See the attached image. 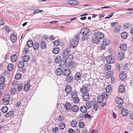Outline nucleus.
<instances>
[{
  "mask_svg": "<svg viewBox=\"0 0 133 133\" xmlns=\"http://www.w3.org/2000/svg\"><path fill=\"white\" fill-rule=\"evenodd\" d=\"M89 32V31L88 28L84 27L81 29L80 34L82 35V39L83 41L87 40L88 38L89 35L88 33Z\"/></svg>",
  "mask_w": 133,
  "mask_h": 133,
  "instance_id": "obj_1",
  "label": "nucleus"
},
{
  "mask_svg": "<svg viewBox=\"0 0 133 133\" xmlns=\"http://www.w3.org/2000/svg\"><path fill=\"white\" fill-rule=\"evenodd\" d=\"M73 57V56L72 55H70L67 57L66 59L65 58V59H64V58H63L62 61L59 65V66L60 67L63 68H65L66 66V64L67 63V62L69 61V60H70V61H72Z\"/></svg>",
  "mask_w": 133,
  "mask_h": 133,
  "instance_id": "obj_2",
  "label": "nucleus"
},
{
  "mask_svg": "<svg viewBox=\"0 0 133 133\" xmlns=\"http://www.w3.org/2000/svg\"><path fill=\"white\" fill-rule=\"evenodd\" d=\"M80 35V34H78L74 36L71 43V47L74 48L77 45L79 42Z\"/></svg>",
  "mask_w": 133,
  "mask_h": 133,
  "instance_id": "obj_3",
  "label": "nucleus"
},
{
  "mask_svg": "<svg viewBox=\"0 0 133 133\" xmlns=\"http://www.w3.org/2000/svg\"><path fill=\"white\" fill-rule=\"evenodd\" d=\"M10 95L9 94H7L3 97V101L5 105H7L9 104V99L10 98Z\"/></svg>",
  "mask_w": 133,
  "mask_h": 133,
  "instance_id": "obj_4",
  "label": "nucleus"
},
{
  "mask_svg": "<svg viewBox=\"0 0 133 133\" xmlns=\"http://www.w3.org/2000/svg\"><path fill=\"white\" fill-rule=\"evenodd\" d=\"M105 60L108 63H112L114 61V59L112 55H109L106 58Z\"/></svg>",
  "mask_w": 133,
  "mask_h": 133,
  "instance_id": "obj_5",
  "label": "nucleus"
},
{
  "mask_svg": "<svg viewBox=\"0 0 133 133\" xmlns=\"http://www.w3.org/2000/svg\"><path fill=\"white\" fill-rule=\"evenodd\" d=\"M107 95V94L104 93H102L101 96H98L97 98V102L99 103H101L103 101L105 97Z\"/></svg>",
  "mask_w": 133,
  "mask_h": 133,
  "instance_id": "obj_6",
  "label": "nucleus"
},
{
  "mask_svg": "<svg viewBox=\"0 0 133 133\" xmlns=\"http://www.w3.org/2000/svg\"><path fill=\"white\" fill-rule=\"evenodd\" d=\"M127 75L123 71H122L119 75L120 79L124 81L126 79Z\"/></svg>",
  "mask_w": 133,
  "mask_h": 133,
  "instance_id": "obj_7",
  "label": "nucleus"
},
{
  "mask_svg": "<svg viewBox=\"0 0 133 133\" xmlns=\"http://www.w3.org/2000/svg\"><path fill=\"white\" fill-rule=\"evenodd\" d=\"M80 91L83 94H85V93H88L87 87L85 86H83L82 88H80Z\"/></svg>",
  "mask_w": 133,
  "mask_h": 133,
  "instance_id": "obj_8",
  "label": "nucleus"
},
{
  "mask_svg": "<svg viewBox=\"0 0 133 133\" xmlns=\"http://www.w3.org/2000/svg\"><path fill=\"white\" fill-rule=\"evenodd\" d=\"M121 114L123 116L127 115L129 114V111L125 108L123 109L121 111Z\"/></svg>",
  "mask_w": 133,
  "mask_h": 133,
  "instance_id": "obj_9",
  "label": "nucleus"
},
{
  "mask_svg": "<svg viewBox=\"0 0 133 133\" xmlns=\"http://www.w3.org/2000/svg\"><path fill=\"white\" fill-rule=\"evenodd\" d=\"M116 102L117 104L121 105L120 107H119L121 108L122 107V105L123 103L124 102L123 99L122 98L119 97L116 100Z\"/></svg>",
  "mask_w": 133,
  "mask_h": 133,
  "instance_id": "obj_10",
  "label": "nucleus"
},
{
  "mask_svg": "<svg viewBox=\"0 0 133 133\" xmlns=\"http://www.w3.org/2000/svg\"><path fill=\"white\" fill-rule=\"evenodd\" d=\"M97 34L96 35H97V36L96 37L97 38H98L100 39H102L104 38V36L103 34L99 32H97L96 33L95 35Z\"/></svg>",
  "mask_w": 133,
  "mask_h": 133,
  "instance_id": "obj_11",
  "label": "nucleus"
},
{
  "mask_svg": "<svg viewBox=\"0 0 133 133\" xmlns=\"http://www.w3.org/2000/svg\"><path fill=\"white\" fill-rule=\"evenodd\" d=\"M69 50L68 49H67L66 50H64L63 51L62 55L64 59L65 58L69 55Z\"/></svg>",
  "mask_w": 133,
  "mask_h": 133,
  "instance_id": "obj_12",
  "label": "nucleus"
},
{
  "mask_svg": "<svg viewBox=\"0 0 133 133\" xmlns=\"http://www.w3.org/2000/svg\"><path fill=\"white\" fill-rule=\"evenodd\" d=\"M71 71L70 69L68 68L64 70L63 72V75L65 76H69L70 74Z\"/></svg>",
  "mask_w": 133,
  "mask_h": 133,
  "instance_id": "obj_13",
  "label": "nucleus"
},
{
  "mask_svg": "<svg viewBox=\"0 0 133 133\" xmlns=\"http://www.w3.org/2000/svg\"><path fill=\"white\" fill-rule=\"evenodd\" d=\"M65 91L67 94H70L71 92L72 89L71 86L70 85H67L65 89Z\"/></svg>",
  "mask_w": 133,
  "mask_h": 133,
  "instance_id": "obj_14",
  "label": "nucleus"
},
{
  "mask_svg": "<svg viewBox=\"0 0 133 133\" xmlns=\"http://www.w3.org/2000/svg\"><path fill=\"white\" fill-rule=\"evenodd\" d=\"M97 34L94 35V37L92 39V42L93 43H99V39L98 38H97L96 37H97L96 35Z\"/></svg>",
  "mask_w": 133,
  "mask_h": 133,
  "instance_id": "obj_15",
  "label": "nucleus"
},
{
  "mask_svg": "<svg viewBox=\"0 0 133 133\" xmlns=\"http://www.w3.org/2000/svg\"><path fill=\"white\" fill-rule=\"evenodd\" d=\"M10 38L11 41L13 42H15L17 39L16 36L14 34H12L11 35L10 37Z\"/></svg>",
  "mask_w": 133,
  "mask_h": 133,
  "instance_id": "obj_16",
  "label": "nucleus"
},
{
  "mask_svg": "<svg viewBox=\"0 0 133 133\" xmlns=\"http://www.w3.org/2000/svg\"><path fill=\"white\" fill-rule=\"evenodd\" d=\"M82 97L84 101H87L89 99V93H85V94H83Z\"/></svg>",
  "mask_w": 133,
  "mask_h": 133,
  "instance_id": "obj_17",
  "label": "nucleus"
},
{
  "mask_svg": "<svg viewBox=\"0 0 133 133\" xmlns=\"http://www.w3.org/2000/svg\"><path fill=\"white\" fill-rule=\"evenodd\" d=\"M67 65L70 68H73L75 66V63L72 61H67Z\"/></svg>",
  "mask_w": 133,
  "mask_h": 133,
  "instance_id": "obj_18",
  "label": "nucleus"
},
{
  "mask_svg": "<svg viewBox=\"0 0 133 133\" xmlns=\"http://www.w3.org/2000/svg\"><path fill=\"white\" fill-rule=\"evenodd\" d=\"M65 124L63 122H60L59 124V127L60 129L63 130L65 127Z\"/></svg>",
  "mask_w": 133,
  "mask_h": 133,
  "instance_id": "obj_19",
  "label": "nucleus"
},
{
  "mask_svg": "<svg viewBox=\"0 0 133 133\" xmlns=\"http://www.w3.org/2000/svg\"><path fill=\"white\" fill-rule=\"evenodd\" d=\"M62 70L60 68H58L56 69L55 71L56 74L57 76H60L62 73Z\"/></svg>",
  "mask_w": 133,
  "mask_h": 133,
  "instance_id": "obj_20",
  "label": "nucleus"
},
{
  "mask_svg": "<svg viewBox=\"0 0 133 133\" xmlns=\"http://www.w3.org/2000/svg\"><path fill=\"white\" fill-rule=\"evenodd\" d=\"M105 91L108 93L111 92L112 91V87L111 85H108L105 88Z\"/></svg>",
  "mask_w": 133,
  "mask_h": 133,
  "instance_id": "obj_21",
  "label": "nucleus"
},
{
  "mask_svg": "<svg viewBox=\"0 0 133 133\" xmlns=\"http://www.w3.org/2000/svg\"><path fill=\"white\" fill-rule=\"evenodd\" d=\"M110 41L107 39H104L102 42L103 44L105 45H108L110 43Z\"/></svg>",
  "mask_w": 133,
  "mask_h": 133,
  "instance_id": "obj_22",
  "label": "nucleus"
},
{
  "mask_svg": "<svg viewBox=\"0 0 133 133\" xmlns=\"http://www.w3.org/2000/svg\"><path fill=\"white\" fill-rule=\"evenodd\" d=\"M32 46L34 50H38L39 47V45L38 43L36 42L34 43V44H33Z\"/></svg>",
  "mask_w": 133,
  "mask_h": 133,
  "instance_id": "obj_23",
  "label": "nucleus"
},
{
  "mask_svg": "<svg viewBox=\"0 0 133 133\" xmlns=\"http://www.w3.org/2000/svg\"><path fill=\"white\" fill-rule=\"evenodd\" d=\"M120 48L121 50H126L127 48V46L126 44H122L120 45Z\"/></svg>",
  "mask_w": 133,
  "mask_h": 133,
  "instance_id": "obj_24",
  "label": "nucleus"
},
{
  "mask_svg": "<svg viewBox=\"0 0 133 133\" xmlns=\"http://www.w3.org/2000/svg\"><path fill=\"white\" fill-rule=\"evenodd\" d=\"M61 56H57L56 58L54 59V62L56 63H58L61 61Z\"/></svg>",
  "mask_w": 133,
  "mask_h": 133,
  "instance_id": "obj_25",
  "label": "nucleus"
},
{
  "mask_svg": "<svg viewBox=\"0 0 133 133\" xmlns=\"http://www.w3.org/2000/svg\"><path fill=\"white\" fill-rule=\"evenodd\" d=\"M121 36L123 39H125L127 38L128 34L127 32H125L121 33Z\"/></svg>",
  "mask_w": 133,
  "mask_h": 133,
  "instance_id": "obj_26",
  "label": "nucleus"
},
{
  "mask_svg": "<svg viewBox=\"0 0 133 133\" xmlns=\"http://www.w3.org/2000/svg\"><path fill=\"white\" fill-rule=\"evenodd\" d=\"M81 75L79 72L77 73L75 77V79L76 81L79 80L81 78Z\"/></svg>",
  "mask_w": 133,
  "mask_h": 133,
  "instance_id": "obj_27",
  "label": "nucleus"
},
{
  "mask_svg": "<svg viewBox=\"0 0 133 133\" xmlns=\"http://www.w3.org/2000/svg\"><path fill=\"white\" fill-rule=\"evenodd\" d=\"M124 56V53L122 52H119L118 56V58L120 60L122 59H123Z\"/></svg>",
  "mask_w": 133,
  "mask_h": 133,
  "instance_id": "obj_28",
  "label": "nucleus"
},
{
  "mask_svg": "<svg viewBox=\"0 0 133 133\" xmlns=\"http://www.w3.org/2000/svg\"><path fill=\"white\" fill-rule=\"evenodd\" d=\"M87 108L84 106H81L80 108L81 111L83 113H85L87 111Z\"/></svg>",
  "mask_w": 133,
  "mask_h": 133,
  "instance_id": "obj_29",
  "label": "nucleus"
},
{
  "mask_svg": "<svg viewBox=\"0 0 133 133\" xmlns=\"http://www.w3.org/2000/svg\"><path fill=\"white\" fill-rule=\"evenodd\" d=\"M78 107L76 105H73L71 107V110L74 112H76L78 110Z\"/></svg>",
  "mask_w": 133,
  "mask_h": 133,
  "instance_id": "obj_30",
  "label": "nucleus"
},
{
  "mask_svg": "<svg viewBox=\"0 0 133 133\" xmlns=\"http://www.w3.org/2000/svg\"><path fill=\"white\" fill-rule=\"evenodd\" d=\"M24 63L23 62L21 61L19 62L17 67L19 68H22L24 66Z\"/></svg>",
  "mask_w": 133,
  "mask_h": 133,
  "instance_id": "obj_31",
  "label": "nucleus"
},
{
  "mask_svg": "<svg viewBox=\"0 0 133 133\" xmlns=\"http://www.w3.org/2000/svg\"><path fill=\"white\" fill-rule=\"evenodd\" d=\"M30 59L29 57L28 56L25 55L22 58V59L24 62H28Z\"/></svg>",
  "mask_w": 133,
  "mask_h": 133,
  "instance_id": "obj_32",
  "label": "nucleus"
},
{
  "mask_svg": "<svg viewBox=\"0 0 133 133\" xmlns=\"http://www.w3.org/2000/svg\"><path fill=\"white\" fill-rule=\"evenodd\" d=\"M14 114V111L13 110L9 111L6 114L5 116L6 117L12 116Z\"/></svg>",
  "mask_w": 133,
  "mask_h": 133,
  "instance_id": "obj_33",
  "label": "nucleus"
},
{
  "mask_svg": "<svg viewBox=\"0 0 133 133\" xmlns=\"http://www.w3.org/2000/svg\"><path fill=\"white\" fill-rule=\"evenodd\" d=\"M71 106V104L69 103L66 102L64 105V108L65 109L67 110H69Z\"/></svg>",
  "mask_w": 133,
  "mask_h": 133,
  "instance_id": "obj_34",
  "label": "nucleus"
},
{
  "mask_svg": "<svg viewBox=\"0 0 133 133\" xmlns=\"http://www.w3.org/2000/svg\"><path fill=\"white\" fill-rule=\"evenodd\" d=\"M27 44L28 48H30L32 46L33 42L32 40H29L27 41Z\"/></svg>",
  "mask_w": 133,
  "mask_h": 133,
  "instance_id": "obj_35",
  "label": "nucleus"
},
{
  "mask_svg": "<svg viewBox=\"0 0 133 133\" xmlns=\"http://www.w3.org/2000/svg\"><path fill=\"white\" fill-rule=\"evenodd\" d=\"M52 51L53 53L54 54H57L59 53V50L58 48L56 47L54 48L52 50Z\"/></svg>",
  "mask_w": 133,
  "mask_h": 133,
  "instance_id": "obj_36",
  "label": "nucleus"
},
{
  "mask_svg": "<svg viewBox=\"0 0 133 133\" xmlns=\"http://www.w3.org/2000/svg\"><path fill=\"white\" fill-rule=\"evenodd\" d=\"M71 125L72 127H75L77 124V122L75 120H72L70 122Z\"/></svg>",
  "mask_w": 133,
  "mask_h": 133,
  "instance_id": "obj_37",
  "label": "nucleus"
},
{
  "mask_svg": "<svg viewBox=\"0 0 133 133\" xmlns=\"http://www.w3.org/2000/svg\"><path fill=\"white\" fill-rule=\"evenodd\" d=\"M17 56L16 55H13L11 56V60L12 62H14L16 60Z\"/></svg>",
  "mask_w": 133,
  "mask_h": 133,
  "instance_id": "obj_38",
  "label": "nucleus"
},
{
  "mask_svg": "<svg viewBox=\"0 0 133 133\" xmlns=\"http://www.w3.org/2000/svg\"><path fill=\"white\" fill-rule=\"evenodd\" d=\"M14 66L12 64H9L7 66L8 69L10 71H12L13 69Z\"/></svg>",
  "mask_w": 133,
  "mask_h": 133,
  "instance_id": "obj_39",
  "label": "nucleus"
},
{
  "mask_svg": "<svg viewBox=\"0 0 133 133\" xmlns=\"http://www.w3.org/2000/svg\"><path fill=\"white\" fill-rule=\"evenodd\" d=\"M30 88V86L29 84L27 83L24 85V90L25 91H28Z\"/></svg>",
  "mask_w": 133,
  "mask_h": 133,
  "instance_id": "obj_40",
  "label": "nucleus"
},
{
  "mask_svg": "<svg viewBox=\"0 0 133 133\" xmlns=\"http://www.w3.org/2000/svg\"><path fill=\"white\" fill-rule=\"evenodd\" d=\"M23 83H21L18 85L17 87V90L18 91H21L23 87Z\"/></svg>",
  "mask_w": 133,
  "mask_h": 133,
  "instance_id": "obj_41",
  "label": "nucleus"
},
{
  "mask_svg": "<svg viewBox=\"0 0 133 133\" xmlns=\"http://www.w3.org/2000/svg\"><path fill=\"white\" fill-rule=\"evenodd\" d=\"M73 99V102L75 103H78L79 101V99L77 96L74 97V98H72Z\"/></svg>",
  "mask_w": 133,
  "mask_h": 133,
  "instance_id": "obj_42",
  "label": "nucleus"
},
{
  "mask_svg": "<svg viewBox=\"0 0 133 133\" xmlns=\"http://www.w3.org/2000/svg\"><path fill=\"white\" fill-rule=\"evenodd\" d=\"M125 87L123 85H121L119 87V90L121 92H123L124 91Z\"/></svg>",
  "mask_w": 133,
  "mask_h": 133,
  "instance_id": "obj_43",
  "label": "nucleus"
},
{
  "mask_svg": "<svg viewBox=\"0 0 133 133\" xmlns=\"http://www.w3.org/2000/svg\"><path fill=\"white\" fill-rule=\"evenodd\" d=\"M8 107L7 106H5L3 107L1 109L2 112L3 113H6L8 110Z\"/></svg>",
  "mask_w": 133,
  "mask_h": 133,
  "instance_id": "obj_44",
  "label": "nucleus"
},
{
  "mask_svg": "<svg viewBox=\"0 0 133 133\" xmlns=\"http://www.w3.org/2000/svg\"><path fill=\"white\" fill-rule=\"evenodd\" d=\"M73 79V78L72 76H70V77L67 78L66 81L67 82L70 83L72 81Z\"/></svg>",
  "mask_w": 133,
  "mask_h": 133,
  "instance_id": "obj_45",
  "label": "nucleus"
},
{
  "mask_svg": "<svg viewBox=\"0 0 133 133\" xmlns=\"http://www.w3.org/2000/svg\"><path fill=\"white\" fill-rule=\"evenodd\" d=\"M21 74L20 73L16 74L15 76V78L16 80L20 79L21 77Z\"/></svg>",
  "mask_w": 133,
  "mask_h": 133,
  "instance_id": "obj_46",
  "label": "nucleus"
},
{
  "mask_svg": "<svg viewBox=\"0 0 133 133\" xmlns=\"http://www.w3.org/2000/svg\"><path fill=\"white\" fill-rule=\"evenodd\" d=\"M41 47L42 49H44L46 48V45L45 43L44 42H42L41 44Z\"/></svg>",
  "mask_w": 133,
  "mask_h": 133,
  "instance_id": "obj_47",
  "label": "nucleus"
},
{
  "mask_svg": "<svg viewBox=\"0 0 133 133\" xmlns=\"http://www.w3.org/2000/svg\"><path fill=\"white\" fill-rule=\"evenodd\" d=\"M16 90V89L15 88H12L10 90V92L11 95H14Z\"/></svg>",
  "mask_w": 133,
  "mask_h": 133,
  "instance_id": "obj_48",
  "label": "nucleus"
},
{
  "mask_svg": "<svg viewBox=\"0 0 133 133\" xmlns=\"http://www.w3.org/2000/svg\"><path fill=\"white\" fill-rule=\"evenodd\" d=\"M105 68V69L106 71L110 70L111 69V66L110 65H106V66Z\"/></svg>",
  "mask_w": 133,
  "mask_h": 133,
  "instance_id": "obj_49",
  "label": "nucleus"
},
{
  "mask_svg": "<svg viewBox=\"0 0 133 133\" xmlns=\"http://www.w3.org/2000/svg\"><path fill=\"white\" fill-rule=\"evenodd\" d=\"M91 103L90 102H87L86 103V107L87 109H89L90 108Z\"/></svg>",
  "mask_w": 133,
  "mask_h": 133,
  "instance_id": "obj_50",
  "label": "nucleus"
},
{
  "mask_svg": "<svg viewBox=\"0 0 133 133\" xmlns=\"http://www.w3.org/2000/svg\"><path fill=\"white\" fill-rule=\"evenodd\" d=\"M60 42L58 40H55L53 42V44L54 45L57 46L59 45Z\"/></svg>",
  "mask_w": 133,
  "mask_h": 133,
  "instance_id": "obj_51",
  "label": "nucleus"
},
{
  "mask_svg": "<svg viewBox=\"0 0 133 133\" xmlns=\"http://www.w3.org/2000/svg\"><path fill=\"white\" fill-rule=\"evenodd\" d=\"M5 81V77L2 76L0 77V84L4 83Z\"/></svg>",
  "mask_w": 133,
  "mask_h": 133,
  "instance_id": "obj_52",
  "label": "nucleus"
},
{
  "mask_svg": "<svg viewBox=\"0 0 133 133\" xmlns=\"http://www.w3.org/2000/svg\"><path fill=\"white\" fill-rule=\"evenodd\" d=\"M78 125L79 127L80 128H82L84 127V123L83 122H80L79 123Z\"/></svg>",
  "mask_w": 133,
  "mask_h": 133,
  "instance_id": "obj_53",
  "label": "nucleus"
},
{
  "mask_svg": "<svg viewBox=\"0 0 133 133\" xmlns=\"http://www.w3.org/2000/svg\"><path fill=\"white\" fill-rule=\"evenodd\" d=\"M98 108V107L97 106V103H95L93 105V108L94 110H97Z\"/></svg>",
  "mask_w": 133,
  "mask_h": 133,
  "instance_id": "obj_54",
  "label": "nucleus"
},
{
  "mask_svg": "<svg viewBox=\"0 0 133 133\" xmlns=\"http://www.w3.org/2000/svg\"><path fill=\"white\" fill-rule=\"evenodd\" d=\"M91 118V116H90L88 114H84V119L87 118L89 119H90Z\"/></svg>",
  "mask_w": 133,
  "mask_h": 133,
  "instance_id": "obj_55",
  "label": "nucleus"
},
{
  "mask_svg": "<svg viewBox=\"0 0 133 133\" xmlns=\"http://www.w3.org/2000/svg\"><path fill=\"white\" fill-rule=\"evenodd\" d=\"M58 128L57 127H56L52 129V131L53 132L56 133V132L58 131Z\"/></svg>",
  "mask_w": 133,
  "mask_h": 133,
  "instance_id": "obj_56",
  "label": "nucleus"
},
{
  "mask_svg": "<svg viewBox=\"0 0 133 133\" xmlns=\"http://www.w3.org/2000/svg\"><path fill=\"white\" fill-rule=\"evenodd\" d=\"M70 3H70L71 4H78L79 2L78 1H70Z\"/></svg>",
  "mask_w": 133,
  "mask_h": 133,
  "instance_id": "obj_57",
  "label": "nucleus"
},
{
  "mask_svg": "<svg viewBox=\"0 0 133 133\" xmlns=\"http://www.w3.org/2000/svg\"><path fill=\"white\" fill-rule=\"evenodd\" d=\"M123 68L124 69L128 70L129 68V66L127 63H125L123 65Z\"/></svg>",
  "mask_w": 133,
  "mask_h": 133,
  "instance_id": "obj_58",
  "label": "nucleus"
},
{
  "mask_svg": "<svg viewBox=\"0 0 133 133\" xmlns=\"http://www.w3.org/2000/svg\"><path fill=\"white\" fill-rule=\"evenodd\" d=\"M120 28V27L119 26L115 27V31L116 32H119L121 29Z\"/></svg>",
  "mask_w": 133,
  "mask_h": 133,
  "instance_id": "obj_59",
  "label": "nucleus"
},
{
  "mask_svg": "<svg viewBox=\"0 0 133 133\" xmlns=\"http://www.w3.org/2000/svg\"><path fill=\"white\" fill-rule=\"evenodd\" d=\"M5 87V85L4 83L0 84V90H2Z\"/></svg>",
  "mask_w": 133,
  "mask_h": 133,
  "instance_id": "obj_60",
  "label": "nucleus"
},
{
  "mask_svg": "<svg viewBox=\"0 0 133 133\" xmlns=\"http://www.w3.org/2000/svg\"><path fill=\"white\" fill-rule=\"evenodd\" d=\"M68 132L69 133H75L74 130L71 128L69 129Z\"/></svg>",
  "mask_w": 133,
  "mask_h": 133,
  "instance_id": "obj_61",
  "label": "nucleus"
},
{
  "mask_svg": "<svg viewBox=\"0 0 133 133\" xmlns=\"http://www.w3.org/2000/svg\"><path fill=\"white\" fill-rule=\"evenodd\" d=\"M72 98L75 97L77 96V94L75 92H72L71 94Z\"/></svg>",
  "mask_w": 133,
  "mask_h": 133,
  "instance_id": "obj_62",
  "label": "nucleus"
},
{
  "mask_svg": "<svg viewBox=\"0 0 133 133\" xmlns=\"http://www.w3.org/2000/svg\"><path fill=\"white\" fill-rule=\"evenodd\" d=\"M78 117L80 119H82L83 117L84 118V115L82 113H81L79 115Z\"/></svg>",
  "mask_w": 133,
  "mask_h": 133,
  "instance_id": "obj_63",
  "label": "nucleus"
},
{
  "mask_svg": "<svg viewBox=\"0 0 133 133\" xmlns=\"http://www.w3.org/2000/svg\"><path fill=\"white\" fill-rule=\"evenodd\" d=\"M12 85H14V86H16L18 84V83L17 82V81H13L12 83Z\"/></svg>",
  "mask_w": 133,
  "mask_h": 133,
  "instance_id": "obj_64",
  "label": "nucleus"
}]
</instances>
